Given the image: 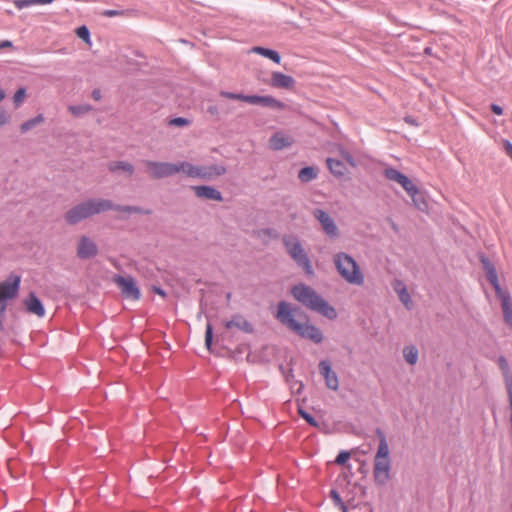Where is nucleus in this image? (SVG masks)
Masks as SVG:
<instances>
[{"label":"nucleus","mask_w":512,"mask_h":512,"mask_svg":"<svg viewBox=\"0 0 512 512\" xmlns=\"http://www.w3.org/2000/svg\"><path fill=\"white\" fill-rule=\"evenodd\" d=\"M277 308L278 309L275 317L289 330L304 339L311 340L316 344H319L323 341V333L318 327L310 324L308 320L305 323H299L296 321L295 317L301 316L303 314L300 308L291 307V305L285 301L279 302Z\"/></svg>","instance_id":"nucleus-1"},{"label":"nucleus","mask_w":512,"mask_h":512,"mask_svg":"<svg viewBox=\"0 0 512 512\" xmlns=\"http://www.w3.org/2000/svg\"><path fill=\"white\" fill-rule=\"evenodd\" d=\"M292 296L306 308L333 320L337 317L336 309L323 299L313 288L305 284L295 285Z\"/></svg>","instance_id":"nucleus-2"},{"label":"nucleus","mask_w":512,"mask_h":512,"mask_svg":"<svg viewBox=\"0 0 512 512\" xmlns=\"http://www.w3.org/2000/svg\"><path fill=\"white\" fill-rule=\"evenodd\" d=\"M110 200L104 198H89L66 211L64 219L69 225H76L94 215L109 211Z\"/></svg>","instance_id":"nucleus-3"},{"label":"nucleus","mask_w":512,"mask_h":512,"mask_svg":"<svg viewBox=\"0 0 512 512\" xmlns=\"http://www.w3.org/2000/svg\"><path fill=\"white\" fill-rule=\"evenodd\" d=\"M282 243L287 254L300 268L303 269L305 274L308 276H314L315 272L312 263L307 252L302 246L300 239L295 235H285L282 238Z\"/></svg>","instance_id":"nucleus-4"},{"label":"nucleus","mask_w":512,"mask_h":512,"mask_svg":"<svg viewBox=\"0 0 512 512\" xmlns=\"http://www.w3.org/2000/svg\"><path fill=\"white\" fill-rule=\"evenodd\" d=\"M333 262L340 276L350 284L362 285L364 276L357 262L345 252L336 253Z\"/></svg>","instance_id":"nucleus-5"},{"label":"nucleus","mask_w":512,"mask_h":512,"mask_svg":"<svg viewBox=\"0 0 512 512\" xmlns=\"http://www.w3.org/2000/svg\"><path fill=\"white\" fill-rule=\"evenodd\" d=\"M219 95L226 99L242 101L253 105H260L275 110H283L286 108L285 103L277 100L276 98L270 95H245L243 93H234L224 90L220 91Z\"/></svg>","instance_id":"nucleus-6"},{"label":"nucleus","mask_w":512,"mask_h":512,"mask_svg":"<svg viewBox=\"0 0 512 512\" xmlns=\"http://www.w3.org/2000/svg\"><path fill=\"white\" fill-rule=\"evenodd\" d=\"M142 163L146 167V173L148 176L154 180L171 177L176 174L174 163L152 160H143Z\"/></svg>","instance_id":"nucleus-7"},{"label":"nucleus","mask_w":512,"mask_h":512,"mask_svg":"<svg viewBox=\"0 0 512 512\" xmlns=\"http://www.w3.org/2000/svg\"><path fill=\"white\" fill-rule=\"evenodd\" d=\"M21 277L10 274L5 281L0 282V305H7V301L14 299L19 292Z\"/></svg>","instance_id":"nucleus-8"},{"label":"nucleus","mask_w":512,"mask_h":512,"mask_svg":"<svg viewBox=\"0 0 512 512\" xmlns=\"http://www.w3.org/2000/svg\"><path fill=\"white\" fill-rule=\"evenodd\" d=\"M313 217L319 222L323 232L332 240L339 238L340 231L333 218L322 209H315Z\"/></svg>","instance_id":"nucleus-9"},{"label":"nucleus","mask_w":512,"mask_h":512,"mask_svg":"<svg viewBox=\"0 0 512 512\" xmlns=\"http://www.w3.org/2000/svg\"><path fill=\"white\" fill-rule=\"evenodd\" d=\"M113 282L118 286L124 298L131 300H138L140 298V290L132 277L115 275Z\"/></svg>","instance_id":"nucleus-10"},{"label":"nucleus","mask_w":512,"mask_h":512,"mask_svg":"<svg viewBox=\"0 0 512 512\" xmlns=\"http://www.w3.org/2000/svg\"><path fill=\"white\" fill-rule=\"evenodd\" d=\"M391 459H374L373 477L377 485L384 486L391 478Z\"/></svg>","instance_id":"nucleus-11"},{"label":"nucleus","mask_w":512,"mask_h":512,"mask_svg":"<svg viewBox=\"0 0 512 512\" xmlns=\"http://www.w3.org/2000/svg\"><path fill=\"white\" fill-rule=\"evenodd\" d=\"M226 167L223 165H196L194 178L204 181H212L219 176L226 174Z\"/></svg>","instance_id":"nucleus-12"},{"label":"nucleus","mask_w":512,"mask_h":512,"mask_svg":"<svg viewBox=\"0 0 512 512\" xmlns=\"http://www.w3.org/2000/svg\"><path fill=\"white\" fill-rule=\"evenodd\" d=\"M384 175L388 180L400 184L408 195L413 192L414 194L416 193V188L418 187L406 175L399 172L397 169L392 167L387 168L384 171Z\"/></svg>","instance_id":"nucleus-13"},{"label":"nucleus","mask_w":512,"mask_h":512,"mask_svg":"<svg viewBox=\"0 0 512 512\" xmlns=\"http://www.w3.org/2000/svg\"><path fill=\"white\" fill-rule=\"evenodd\" d=\"M98 254L96 243L87 236H81L77 245V257L80 259H90Z\"/></svg>","instance_id":"nucleus-14"},{"label":"nucleus","mask_w":512,"mask_h":512,"mask_svg":"<svg viewBox=\"0 0 512 512\" xmlns=\"http://www.w3.org/2000/svg\"><path fill=\"white\" fill-rule=\"evenodd\" d=\"M319 372L325 379L328 389L338 390L339 380L337 374L332 370L331 363L328 360H322L319 363Z\"/></svg>","instance_id":"nucleus-15"},{"label":"nucleus","mask_w":512,"mask_h":512,"mask_svg":"<svg viewBox=\"0 0 512 512\" xmlns=\"http://www.w3.org/2000/svg\"><path fill=\"white\" fill-rule=\"evenodd\" d=\"M479 260L483 266V269L485 270L487 280L493 286L495 292H499L502 288L498 281V275L495 266L484 254L479 255Z\"/></svg>","instance_id":"nucleus-16"},{"label":"nucleus","mask_w":512,"mask_h":512,"mask_svg":"<svg viewBox=\"0 0 512 512\" xmlns=\"http://www.w3.org/2000/svg\"><path fill=\"white\" fill-rule=\"evenodd\" d=\"M192 190L194 191L196 197L200 199L213 200L217 202L223 201L221 192L212 186H193Z\"/></svg>","instance_id":"nucleus-17"},{"label":"nucleus","mask_w":512,"mask_h":512,"mask_svg":"<svg viewBox=\"0 0 512 512\" xmlns=\"http://www.w3.org/2000/svg\"><path fill=\"white\" fill-rule=\"evenodd\" d=\"M498 366L502 372L504 383L508 395L509 405L512 404V372L510 370L507 359L504 356H499L497 360Z\"/></svg>","instance_id":"nucleus-18"},{"label":"nucleus","mask_w":512,"mask_h":512,"mask_svg":"<svg viewBox=\"0 0 512 512\" xmlns=\"http://www.w3.org/2000/svg\"><path fill=\"white\" fill-rule=\"evenodd\" d=\"M496 296L501 300V308L503 311V318L507 325L512 328V301L508 291L501 289L495 292Z\"/></svg>","instance_id":"nucleus-19"},{"label":"nucleus","mask_w":512,"mask_h":512,"mask_svg":"<svg viewBox=\"0 0 512 512\" xmlns=\"http://www.w3.org/2000/svg\"><path fill=\"white\" fill-rule=\"evenodd\" d=\"M270 85L274 88L280 89H293L295 87V80L289 75L281 72H272Z\"/></svg>","instance_id":"nucleus-20"},{"label":"nucleus","mask_w":512,"mask_h":512,"mask_svg":"<svg viewBox=\"0 0 512 512\" xmlns=\"http://www.w3.org/2000/svg\"><path fill=\"white\" fill-rule=\"evenodd\" d=\"M24 306L27 312L31 314L38 317H43L45 315V309L34 292L29 293L28 297L24 300Z\"/></svg>","instance_id":"nucleus-21"},{"label":"nucleus","mask_w":512,"mask_h":512,"mask_svg":"<svg viewBox=\"0 0 512 512\" xmlns=\"http://www.w3.org/2000/svg\"><path fill=\"white\" fill-rule=\"evenodd\" d=\"M227 329L237 328L245 333H252L253 326L240 314L232 316L231 320L225 323Z\"/></svg>","instance_id":"nucleus-22"},{"label":"nucleus","mask_w":512,"mask_h":512,"mask_svg":"<svg viewBox=\"0 0 512 512\" xmlns=\"http://www.w3.org/2000/svg\"><path fill=\"white\" fill-rule=\"evenodd\" d=\"M375 433L379 438V445L374 459H390V450L385 433L380 428H377Z\"/></svg>","instance_id":"nucleus-23"},{"label":"nucleus","mask_w":512,"mask_h":512,"mask_svg":"<svg viewBox=\"0 0 512 512\" xmlns=\"http://www.w3.org/2000/svg\"><path fill=\"white\" fill-rule=\"evenodd\" d=\"M291 140L282 133H275L269 140L270 148L273 150H281L291 145Z\"/></svg>","instance_id":"nucleus-24"},{"label":"nucleus","mask_w":512,"mask_h":512,"mask_svg":"<svg viewBox=\"0 0 512 512\" xmlns=\"http://www.w3.org/2000/svg\"><path fill=\"white\" fill-rule=\"evenodd\" d=\"M110 204H111V208H109V211L110 210H115V211H119V212H125V213H129V214H145V215H149L151 214V210H145L139 206H129V205H116L114 204L111 200H110Z\"/></svg>","instance_id":"nucleus-25"},{"label":"nucleus","mask_w":512,"mask_h":512,"mask_svg":"<svg viewBox=\"0 0 512 512\" xmlns=\"http://www.w3.org/2000/svg\"><path fill=\"white\" fill-rule=\"evenodd\" d=\"M109 170L111 172H124L128 177L134 174L135 168L134 166L126 161H115L109 164Z\"/></svg>","instance_id":"nucleus-26"},{"label":"nucleus","mask_w":512,"mask_h":512,"mask_svg":"<svg viewBox=\"0 0 512 512\" xmlns=\"http://www.w3.org/2000/svg\"><path fill=\"white\" fill-rule=\"evenodd\" d=\"M326 163L330 172L336 177L344 176L347 172L345 165L340 160L327 158Z\"/></svg>","instance_id":"nucleus-27"},{"label":"nucleus","mask_w":512,"mask_h":512,"mask_svg":"<svg viewBox=\"0 0 512 512\" xmlns=\"http://www.w3.org/2000/svg\"><path fill=\"white\" fill-rule=\"evenodd\" d=\"M409 196L411 197L413 206L418 209L421 212H427L428 210V203L423 195V193L416 188V193H410Z\"/></svg>","instance_id":"nucleus-28"},{"label":"nucleus","mask_w":512,"mask_h":512,"mask_svg":"<svg viewBox=\"0 0 512 512\" xmlns=\"http://www.w3.org/2000/svg\"><path fill=\"white\" fill-rule=\"evenodd\" d=\"M251 52L262 55L277 64H279L281 61L280 54L277 51L272 50V49L264 48L261 46H255L251 49Z\"/></svg>","instance_id":"nucleus-29"},{"label":"nucleus","mask_w":512,"mask_h":512,"mask_svg":"<svg viewBox=\"0 0 512 512\" xmlns=\"http://www.w3.org/2000/svg\"><path fill=\"white\" fill-rule=\"evenodd\" d=\"M174 167L176 168V174L182 172L187 177L194 178L196 165L187 161H181L174 163Z\"/></svg>","instance_id":"nucleus-30"},{"label":"nucleus","mask_w":512,"mask_h":512,"mask_svg":"<svg viewBox=\"0 0 512 512\" xmlns=\"http://www.w3.org/2000/svg\"><path fill=\"white\" fill-rule=\"evenodd\" d=\"M316 177H317V170L311 166L302 168L298 173V179L303 183L310 182V181L314 180Z\"/></svg>","instance_id":"nucleus-31"},{"label":"nucleus","mask_w":512,"mask_h":512,"mask_svg":"<svg viewBox=\"0 0 512 512\" xmlns=\"http://www.w3.org/2000/svg\"><path fill=\"white\" fill-rule=\"evenodd\" d=\"M44 122V116L42 114L37 115L36 117L29 119L25 122H23L20 125V130L22 133H26L29 130L33 129L37 125H40Z\"/></svg>","instance_id":"nucleus-32"},{"label":"nucleus","mask_w":512,"mask_h":512,"mask_svg":"<svg viewBox=\"0 0 512 512\" xmlns=\"http://www.w3.org/2000/svg\"><path fill=\"white\" fill-rule=\"evenodd\" d=\"M405 361L410 365H415L418 361V350L415 346H406L403 349Z\"/></svg>","instance_id":"nucleus-33"},{"label":"nucleus","mask_w":512,"mask_h":512,"mask_svg":"<svg viewBox=\"0 0 512 512\" xmlns=\"http://www.w3.org/2000/svg\"><path fill=\"white\" fill-rule=\"evenodd\" d=\"M53 1L54 0H14L13 4L18 9H23L25 7H29V6H32V5L50 4Z\"/></svg>","instance_id":"nucleus-34"},{"label":"nucleus","mask_w":512,"mask_h":512,"mask_svg":"<svg viewBox=\"0 0 512 512\" xmlns=\"http://www.w3.org/2000/svg\"><path fill=\"white\" fill-rule=\"evenodd\" d=\"M68 110L74 116H81L89 113L92 110V106L89 104L72 105L68 107Z\"/></svg>","instance_id":"nucleus-35"},{"label":"nucleus","mask_w":512,"mask_h":512,"mask_svg":"<svg viewBox=\"0 0 512 512\" xmlns=\"http://www.w3.org/2000/svg\"><path fill=\"white\" fill-rule=\"evenodd\" d=\"M191 121L184 117H176L172 118L168 121L169 126H175V127H186L189 126Z\"/></svg>","instance_id":"nucleus-36"},{"label":"nucleus","mask_w":512,"mask_h":512,"mask_svg":"<svg viewBox=\"0 0 512 512\" xmlns=\"http://www.w3.org/2000/svg\"><path fill=\"white\" fill-rule=\"evenodd\" d=\"M77 36L85 43L90 44V32L86 26H81L76 29Z\"/></svg>","instance_id":"nucleus-37"},{"label":"nucleus","mask_w":512,"mask_h":512,"mask_svg":"<svg viewBox=\"0 0 512 512\" xmlns=\"http://www.w3.org/2000/svg\"><path fill=\"white\" fill-rule=\"evenodd\" d=\"M399 299L400 301L408 308L410 309V304L412 303L411 297L407 291V289L404 287L400 291H398Z\"/></svg>","instance_id":"nucleus-38"},{"label":"nucleus","mask_w":512,"mask_h":512,"mask_svg":"<svg viewBox=\"0 0 512 512\" xmlns=\"http://www.w3.org/2000/svg\"><path fill=\"white\" fill-rule=\"evenodd\" d=\"M298 413L299 415L305 419L307 421V423H309L311 426L313 427H318V422L314 419V417L309 414L308 412H306L305 410H303L302 408H299L298 410Z\"/></svg>","instance_id":"nucleus-39"},{"label":"nucleus","mask_w":512,"mask_h":512,"mask_svg":"<svg viewBox=\"0 0 512 512\" xmlns=\"http://www.w3.org/2000/svg\"><path fill=\"white\" fill-rule=\"evenodd\" d=\"M212 340H213V328H212V325L208 323L206 326V332H205V345L208 350H211Z\"/></svg>","instance_id":"nucleus-40"},{"label":"nucleus","mask_w":512,"mask_h":512,"mask_svg":"<svg viewBox=\"0 0 512 512\" xmlns=\"http://www.w3.org/2000/svg\"><path fill=\"white\" fill-rule=\"evenodd\" d=\"M25 97H26L25 88L18 89L13 96V101H14L15 105L19 106L24 101Z\"/></svg>","instance_id":"nucleus-41"},{"label":"nucleus","mask_w":512,"mask_h":512,"mask_svg":"<svg viewBox=\"0 0 512 512\" xmlns=\"http://www.w3.org/2000/svg\"><path fill=\"white\" fill-rule=\"evenodd\" d=\"M340 152V155L341 157L352 167H356L357 166V162L356 160L354 159V157L346 150L344 149H340L339 150Z\"/></svg>","instance_id":"nucleus-42"},{"label":"nucleus","mask_w":512,"mask_h":512,"mask_svg":"<svg viewBox=\"0 0 512 512\" xmlns=\"http://www.w3.org/2000/svg\"><path fill=\"white\" fill-rule=\"evenodd\" d=\"M330 497L336 506H338L340 509H345V504L336 490L330 491Z\"/></svg>","instance_id":"nucleus-43"},{"label":"nucleus","mask_w":512,"mask_h":512,"mask_svg":"<svg viewBox=\"0 0 512 512\" xmlns=\"http://www.w3.org/2000/svg\"><path fill=\"white\" fill-rule=\"evenodd\" d=\"M350 458V453L347 452V451H342L338 454V456L336 457V460L335 462L338 464V465H343L345 464L348 459Z\"/></svg>","instance_id":"nucleus-44"},{"label":"nucleus","mask_w":512,"mask_h":512,"mask_svg":"<svg viewBox=\"0 0 512 512\" xmlns=\"http://www.w3.org/2000/svg\"><path fill=\"white\" fill-rule=\"evenodd\" d=\"M258 236H267L270 238H277V233L275 230L270 228L261 229L257 232Z\"/></svg>","instance_id":"nucleus-45"},{"label":"nucleus","mask_w":512,"mask_h":512,"mask_svg":"<svg viewBox=\"0 0 512 512\" xmlns=\"http://www.w3.org/2000/svg\"><path fill=\"white\" fill-rule=\"evenodd\" d=\"M207 113L213 117L219 118L220 108L215 104H211L207 107Z\"/></svg>","instance_id":"nucleus-46"},{"label":"nucleus","mask_w":512,"mask_h":512,"mask_svg":"<svg viewBox=\"0 0 512 512\" xmlns=\"http://www.w3.org/2000/svg\"><path fill=\"white\" fill-rule=\"evenodd\" d=\"M102 15L106 17H115L125 15V11L123 10H105Z\"/></svg>","instance_id":"nucleus-47"},{"label":"nucleus","mask_w":512,"mask_h":512,"mask_svg":"<svg viewBox=\"0 0 512 512\" xmlns=\"http://www.w3.org/2000/svg\"><path fill=\"white\" fill-rule=\"evenodd\" d=\"M7 305H0V331L4 330L3 315L6 311Z\"/></svg>","instance_id":"nucleus-48"},{"label":"nucleus","mask_w":512,"mask_h":512,"mask_svg":"<svg viewBox=\"0 0 512 512\" xmlns=\"http://www.w3.org/2000/svg\"><path fill=\"white\" fill-rule=\"evenodd\" d=\"M504 149L507 153V155L512 159V143H510L508 140L504 141Z\"/></svg>","instance_id":"nucleus-49"},{"label":"nucleus","mask_w":512,"mask_h":512,"mask_svg":"<svg viewBox=\"0 0 512 512\" xmlns=\"http://www.w3.org/2000/svg\"><path fill=\"white\" fill-rule=\"evenodd\" d=\"M9 122V117L4 111H0V127L4 126Z\"/></svg>","instance_id":"nucleus-50"},{"label":"nucleus","mask_w":512,"mask_h":512,"mask_svg":"<svg viewBox=\"0 0 512 512\" xmlns=\"http://www.w3.org/2000/svg\"><path fill=\"white\" fill-rule=\"evenodd\" d=\"M386 221L390 224L392 230L395 232V233H398L399 232V226L394 222V220L390 217H388L386 219Z\"/></svg>","instance_id":"nucleus-51"},{"label":"nucleus","mask_w":512,"mask_h":512,"mask_svg":"<svg viewBox=\"0 0 512 512\" xmlns=\"http://www.w3.org/2000/svg\"><path fill=\"white\" fill-rule=\"evenodd\" d=\"M491 110L493 113L497 114V115H502L503 114V109L502 107H500L499 105L497 104H492L491 105Z\"/></svg>","instance_id":"nucleus-52"},{"label":"nucleus","mask_w":512,"mask_h":512,"mask_svg":"<svg viewBox=\"0 0 512 512\" xmlns=\"http://www.w3.org/2000/svg\"><path fill=\"white\" fill-rule=\"evenodd\" d=\"M92 98L96 101H99L102 97L101 91L99 89H94L91 94Z\"/></svg>","instance_id":"nucleus-53"},{"label":"nucleus","mask_w":512,"mask_h":512,"mask_svg":"<svg viewBox=\"0 0 512 512\" xmlns=\"http://www.w3.org/2000/svg\"><path fill=\"white\" fill-rule=\"evenodd\" d=\"M13 46V43L9 40H3L0 42V50L4 48H11Z\"/></svg>","instance_id":"nucleus-54"},{"label":"nucleus","mask_w":512,"mask_h":512,"mask_svg":"<svg viewBox=\"0 0 512 512\" xmlns=\"http://www.w3.org/2000/svg\"><path fill=\"white\" fill-rule=\"evenodd\" d=\"M152 290H153L156 294H158V295H160V296H162V297H165V296H166L165 291H164L163 289H161L160 287H158V286H153V287H152Z\"/></svg>","instance_id":"nucleus-55"},{"label":"nucleus","mask_w":512,"mask_h":512,"mask_svg":"<svg viewBox=\"0 0 512 512\" xmlns=\"http://www.w3.org/2000/svg\"><path fill=\"white\" fill-rule=\"evenodd\" d=\"M404 120H405L406 123H408L410 125L417 126V123H416L415 119L412 118L411 116H406Z\"/></svg>","instance_id":"nucleus-56"},{"label":"nucleus","mask_w":512,"mask_h":512,"mask_svg":"<svg viewBox=\"0 0 512 512\" xmlns=\"http://www.w3.org/2000/svg\"><path fill=\"white\" fill-rule=\"evenodd\" d=\"M425 54L427 55H431L432 54V49L430 47H426L425 50H424Z\"/></svg>","instance_id":"nucleus-57"},{"label":"nucleus","mask_w":512,"mask_h":512,"mask_svg":"<svg viewBox=\"0 0 512 512\" xmlns=\"http://www.w3.org/2000/svg\"><path fill=\"white\" fill-rule=\"evenodd\" d=\"M5 97V93L4 91L0 88V102L4 99Z\"/></svg>","instance_id":"nucleus-58"},{"label":"nucleus","mask_w":512,"mask_h":512,"mask_svg":"<svg viewBox=\"0 0 512 512\" xmlns=\"http://www.w3.org/2000/svg\"><path fill=\"white\" fill-rule=\"evenodd\" d=\"M226 298L229 300L231 298V293H227Z\"/></svg>","instance_id":"nucleus-59"},{"label":"nucleus","mask_w":512,"mask_h":512,"mask_svg":"<svg viewBox=\"0 0 512 512\" xmlns=\"http://www.w3.org/2000/svg\"><path fill=\"white\" fill-rule=\"evenodd\" d=\"M6 12H7V14H9V15H12V14H13V12H12L11 10H7Z\"/></svg>","instance_id":"nucleus-60"},{"label":"nucleus","mask_w":512,"mask_h":512,"mask_svg":"<svg viewBox=\"0 0 512 512\" xmlns=\"http://www.w3.org/2000/svg\"><path fill=\"white\" fill-rule=\"evenodd\" d=\"M342 511H343V512H347V509H346V508H345V509H342Z\"/></svg>","instance_id":"nucleus-61"},{"label":"nucleus","mask_w":512,"mask_h":512,"mask_svg":"<svg viewBox=\"0 0 512 512\" xmlns=\"http://www.w3.org/2000/svg\"><path fill=\"white\" fill-rule=\"evenodd\" d=\"M370 512H373V510H372V509H370Z\"/></svg>","instance_id":"nucleus-62"}]
</instances>
